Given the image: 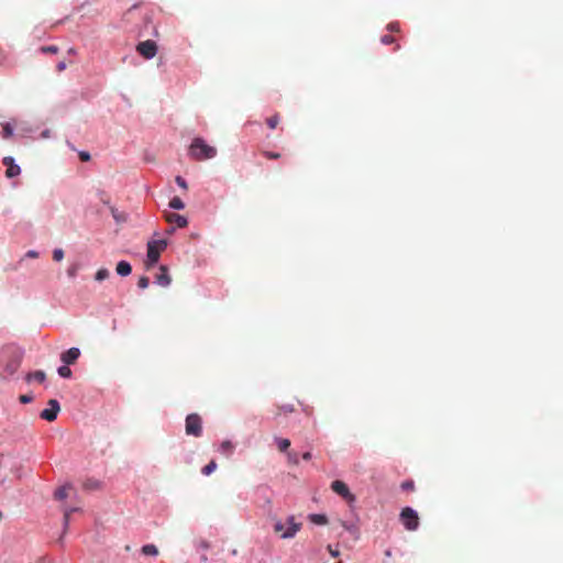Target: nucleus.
Segmentation results:
<instances>
[{"label":"nucleus","instance_id":"obj_1","mask_svg":"<svg viewBox=\"0 0 563 563\" xmlns=\"http://www.w3.org/2000/svg\"><path fill=\"white\" fill-rule=\"evenodd\" d=\"M218 151L205 142L201 137H195L189 146V155L196 161L213 158Z\"/></svg>","mask_w":563,"mask_h":563},{"label":"nucleus","instance_id":"obj_2","mask_svg":"<svg viewBox=\"0 0 563 563\" xmlns=\"http://www.w3.org/2000/svg\"><path fill=\"white\" fill-rule=\"evenodd\" d=\"M166 246L167 242L165 240H153L147 243V260L145 262L147 269L158 262L161 253Z\"/></svg>","mask_w":563,"mask_h":563},{"label":"nucleus","instance_id":"obj_3","mask_svg":"<svg viewBox=\"0 0 563 563\" xmlns=\"http://www.w3.org/2000/svg\"><path fill=\"white\" fill-rule=\"evenodd\" d=\"M400 522L408 531H416L419 527V516L411 507H405L399 515Z\"/></svg>","mask_w":563,"mask_h":563},{"label":"nucleus","instance_id":"obj_4","mask_svg":"<svg viewBox=\"0 0 563 563\" xmlns=\"http://www.w3.org/2000/svg\"><path fill=\"white\" fill-rule=\"evenodd\" d=\"M287 523H288V528L286 530H285V525L280 521H277L274 525V531L276 533L280 534V537L283 539L294 538L296 536V533L301 528V523L295 522V519L292 516L287 519Z\"/></svg>","mask_w":563,"mask_h":563},{"label":"nucleus","instance_id":"obj_5","mask_svg":"<svg viewBox=\"0 0 563 563\" xmlns=\"http://www.w3.org/2000/svg\"><path fill=\"white\" fill-rule=\"evenodd\" d=\"M186 434L196 438L202 434V419L198 413H190L186 417L185 423Z\"/></svg>","mask_w":563,"mask_h":563},{"label":"nucleus","instance_id":"obj_6","mask_svg":"<svg viewBox=\"0 0 563 563\" xmlns=\"http://www.w3.org/2000/svg\"><path fill=\"white\" fill-rule=\"evenodd\" d=\"M137 53L146 59L153 58L157 53V45L152 40L140 42L136 45Z\"/></svg>","mask_w":563,"mask_h":563},{"label":"nucleus","instance_id":"obj_7","mask_svg":"<svg viewBox=\"0 0 563 563\" xmlns=\"http://www.w3.org/2000/svg\"><path fill=\"white\" fill-rule=\"evenodd\" d=\"M60 410L59 402L56 399L48 400V408L41 411L40 417L46 421H54Z\"/></svg>","mask_w":563,"mask_h":563},{"label":"nucleus","instance_id":"obj_8","mask_svg":"<svg viewBox=\"0 0 563 563\" xmlns=\"http://www.w3.org/2000/svg\"><path fill=\"white\" fill-rule=\"evenodd\" d=\"M2 164L7 167L5 176L8 178H13L21 174V168L19 165H16L14 163L13 157H11V156L3 157Z\"/></svg>","mask_w":563,"mask_h":563},{"label":"nucleus","instance_id":"obj_9","mask_svg":"<svg viewBox=\"0 0 563 563\" xmlns=\"http://www.w3.org/2000/svg\"><path fill=\"white\" fill-rule=\"evenodd\" d=\"M164 218L168 223L175 224L177 228H185L188 224L187 219L178 213L165 212Z\"/></svg>","mask_w":563,"mask_h":563},{"label":"nucleus","instance_id":"obj_10","mask_svg":"<svg viewBox=\"0 0 563 563\" xmlns=\"http://www.w3.org/2000/svg\"><path fill=\"white\" fill-rule=\"evenodd\" d=\"M331 487H332L333 492H335L338 495L342 496L343 498L354 499L347 485L345 483H343L342 481L332 482Z\"/></svg>","mask_w":563,"mask_h":563},{"label":"nucleus","instance_id":"obj_11","mask_svg":"<svg viewBox=\"0 0 563 563\" xmlns=\"http://www.w3.org/2000/svg\"><path fill=\"white\" fill-rule=\"evenodd\" d=\"M80 356V351L77 347H70L66 352H64L60 356V360L66 365L74 364L78 357Z\"/></svg>","mask_w":563,"mask_h":563},{"label":"nucleus","instance_id":"obj_12","mask_svg":"<svg viewBox=\"0 0 563 563\" xmlns=\"http://www.w3.org/2000/svg\"><path fill=\"white\" fill-rule=\"evenodd\" d=\"M20 364H21V355L14 353L13 356L11 357V360L5 363L4 371L9 375H13L20 367Z\"/></svg>","mask_w":563,"mask_h":563},{"label":"nucleus","instance_id":"obj_13","mask_svg":"<svg viewBox=\"0 0 563 563\" xmlns=\"http://www.w3.org/2000/svg\"><path fill=\"white\" fill-rule=\"evenodd\" d=\"M155 279L156 283L162 287H167L170 284L172 278L168 275V269L166 266L162 265L159 267V272L156 275Z\"/></svg>","mask_w":563,"mask_h":563},{"label":"nucleus","instance_id":"obj_14","mask_svg":"<svg viewBox=\"0 0 563 563\" xmlns=\"http://www.w3.org/2000/svg\"><path fill=\"white\" fill-rule=\"evenodd\" d=\"M115 272H117L118 275L125 277V276H129L131 274L132 266L126 261H120L117 264Z\"/></svg>","mask_w":563,"mask_h":563},{"label":"nucleus","instance_id":"obj_15","mask_svg":"<svg viewBox=\"0 0 563 563\" xmlns=\"http://www.w3.org/2000/svg\"><path fill=\"white\" fill-rule=\"evenodd\" d=\"M46 378V375L43 371H35L33 373H30L26 377L29 382L36 380L38 383H43Z\"/></svg>","mask_w":563,"mask_h":563},{"label":"nucleus","instance_id":"obj_16","mask_svg":"<svg viewBox=\"0 0 563 563\" xmlns=\"http://www.w3.org/2000/svg\"><path fill=\"white\" fill-rule=\"evenodd\" d=\"M309 519L314 525L323 526L328 523V518L324 515L312 514L309 516Z\"/></svg>","mask_w":563,"mask_h":563},{"label":"nucleus","instance_id":"obj_17","mask_svg":"<svg viewBox=\"0 0 563 563\" xmlns=\"http://www.w3.org/2000/svg\"><path fill=\"white\" fill-rule=\"evenodd\" d=\"M142 553L145 555L156 556L158 554V549L154 544H145L142 547Z\"/></svg>","mask_w":563,"mask_h":563},{"label":"nucleus","instance_id":"obj_18","mask_svg":"<svg viewBox=\"0 0 563 563\" xmlns=\"http://www.w3.org/2000/svg\"><path fill=\"white\" fill-rule=\"evenodd\" d=\"M275 441L280 452H286L290 446V441L288 439L276 438Z\"/></svg>","mask_w":563,"mask_h":563},{"label":"nucleus","instance_id":"obj_19","mask_svg":"<svg viewBox=\"0 0 563 563\" xmlns=\"http://www.w3.org/2000/svg\"><path fill=\"white\" fill-rule=\"evenodd\" d=\"M169 207L175 210H183L185 208V203L183 202V200L179 197H174L169 201Z\"/></svg>","mask_w":563,"mask_h":563},{"label":"nucleus","instance_id":"obj_20","mask_svg":"<svg viewBox=\"0 0 563 563\" xmlns=\"http://www.w3.org/2000/svg\"><path fill=\"white\" fill-rule=\"evenodd\" d=\"M233 449H234V446L230 441H223L220 445L221 453H223L225 455L232 454Z\"/></svg>","mask_w":563,"mask_h":563},{"label":"nucleus","instance_id":"obj_21","mask_svg":"<svg viewBox=\"0 0 563 563\" xmlns=\"http://www.w3.org/2000/svg\"><path fill=\"white\" fill-rule=\"evenodd\" d=\"M67 495H68V487L67 486L59 487L54 493L55 498L59 499V500L65 499L67 497Z\"/></svg>","mask_w":563,"mask_h":563},{"label":"nucleus","instance_id":"obj_22","mask_svg":"<svg viewBox=\"0 0 563 563\" xmlns=\"http://www.w3.org/2000/svg\"><path fill=\"white\" fill-rule=\"evenodd\" d=\"M77 510H78V508H66L64 510V529L65 530L68 528L70 515Z\"/></svg>","mask_w":563,"mask_h":563},{"label":"nucleus","instance_id":"obj_23","mask_svg":"<svg viewBox=\"0 0 563 563\" xmlns=\"http://www.w3.org/2000/svg\"><path fill=\"white\" fill-rule=\"evenodd\" d=\"M109 271L107 268H100L97 271L95 278L98 282H102L109 277Z\"/></svg>","mask_w":563,"mask_h":563},{"label":"nucleus","instance_id":"obj_24","mask_svg":"<svg viewBox=\"0 0 563 563\" xmlns=\"http://www.w3.org/2000/svg\"><path fill=\"white\" fill-rule=\"evenodd\" d=\"M279 123V114H274L266 119V124L269 129H275Z\"/></svg>","mask_w":563,"mask_h":563},{"label":"nucleus","instance_id":"obj_25","mask_svg":"<svg viewBox=\"0 0 563 563\" xmlns=\"http://www.w3.org/2000/svg\"><path fill=\"white\" fill-rule=\"evenodd\" d=\"M59 48L56 45L41 46L40 52L44 54H57Z\"/></svg>","mask_w":563,"mask_h":563},{"label":"nucleus","instance_id":"obj_26","mask_svg":"<svg viewBox=\"0 0 563 563\" xmlns=\"http://www.w3.org/2000/svg\"><path fill=\"white\" fill-rule=\"evenodd\" d=\"M217 468V463L214 461H211L209 464H207L202 470L203 475H210L214 470Z\"/></svg>","mask_w":563,"mask_h":563},{"label":"nucleus","instance_id":"obj_27","mask_svg":"<svg viewBox=\"0 0 563 563\" xmlns=\"http://www.w3.org/2000/svg\"><path fill=\"white\" fill-rule=\"evenodd\" d=\"M58 374L64 378H68L71 376V371L68 366L65 365L58 368Z\"/></svg>","mask_w":563,"mask_h":563},{"label":"nucleus","instance_id":"obj_28","mask_svg":"<svg viewBox=\"0 0 563 563\" xmlns=\"http://www.w3.org/2000/svg\"><path fill=\"white\" fill-rule=\"evenodd\" d=\"M12 134H13V129H12V126H11L9 123L4 124V125H3V131H2V136H3L4 139H9V137H11V136H12Z\"/></svg>","mask_w":563,"mask_h":563},{"label":"nucleus","instance_id":"obj_29","mask_svg":"<svg viewBox=\"0 0 563 563\" xmlns=\"http://www.w3.org/2000/svg\"><path fill=\"white\" fill-rule=\"evenodd\" d=\"M64 258V251L62 249H55L53 251V260L60 262Z\"/></svg>","mask_w":563,"mask_h":563},{"label":"nucleus","instance_id":"obj_30","mask_svg":"<svg viewBox=\"0 0 563 563\" xmlns=\"http://www.w3.org/2000/svg\"><path fill=\"white\" fill-rule=\"evenodd\" d=\"M148 284H150V279L148 277L146 276H142L140 277L139 282H137V286L141 288V289H145L148 287Z\"/></svg>","mask_w":563,"mask_h":563},{"label":"nucleus","instance_id":"obj_31","mask_svg":"<svg viewBox=\"0 0 563 563\" xmlns=\"http://www.w3.org/2000/svg\"><path fill=\"white\" fill-rule=\"evenodd\" d=\"M262 154L264 157H266L268 159H277L280 157V154L276 153V152L264 151V152H262Z\"/></svg>","mask_w":563,"mask_h":563},{"label":"nucleus","instance_id":"obj_32","mask_svg":"<svg viewBox=\"0 0 563 563\" xmlns=\"http://www.w3.org/2000/svg\"><path fill=\"white\" fill-rule=\"evenodd\" d=\"M396 40L393 35L386 34L380 37V42L385 45L394 43Z\"/></svg>","mask_w":563,"mask_h":563},{"label":"nucleus","instance_id":"obj_33","mask_svg":"<svg viewBox=\"0 0 563 563\" xmlns=\"http://www.w3.org/2000/svg\"><path fill=\"white\" fill-rule=\"evenodd\" d=\"M176 184L181 187L184 190L188 189L187 181L181 176H176L175 178Z\"/></svg>","mask_w":563,"mask_h":563},{"label":"nucleus","instance_id":"obj_34","mask_svg":"<svg viewBox=\"0 0 563 563\" xmlns=\"http://www.w3.org/2000/svg\"><path fill=\"white\" fill-rule=\"evenodd\" d=\"M401 488L404 490H413L415 489V483L412 481H405L401 483Z\"/></svg>","mask_w":563,"mask_h":563},{"label":"nucleus","instance_id":"obj_35","mask_svg":"<svg viewBox=\"0 0 563 563\" xmlns=\"http://www.w3.org/2000/svg\"><path fill=\"white\" fill-rule=\"evenodd\" d=\"M288 461L292 464H298L299 463V460H298V454L295 453V452H288Z\"/></svg>","mask_w":563,"mask_h":563},{"label":"nucleus","instance_id":"obj_36","mask_svg":"<svg viewBox=\"0 0 563 563\" xmlns=\"http://www.w3.org/2000/svg\"><path fill=\"white\" fill-rule=\"evenodd\" d=\"M282 411H284V412H292L294 411V407L291 405L279 406L277 413H280Z\"/></svg>","mask_w":563,"mask_h":563},{"label":"nucleus","instance_id":"obj_37","mask_svg":"<svg viewBox=\"0 0 563 563\" xmlns=\"http://www.w3.org/2000/svg\"><path fill=\"white\" fill-rule=\"evenodd\" d=\"M85 488H97L99 487V483L98 482H92V481H87L85 484H84Z\"/></svg>","mask_w":563,"mask_h":563},{"label":"nucleus","instance_id":"obj_38","mask_svg":"<svg viewBox=\"0 0 563 563\" xmlns=\"http://www.w3.org/2000/svg\"><path fill=\"white\" fill-rule=\"evenodd\" d=\"M327 549L331 556L338 558L340 555V551L338 549H333L331 545H328Z\"/></svg>","mask_w":563,"mask_h":563},{"label":"nucleus","instance_id":"obj_39","mask_svg":"<svg viewBox=\"0 0 563 563\" xmlns=\"http://www.w3.org/2000/svg\"><path fill=\"white\" fill-rule=\"evenodd\" d=\"M78 267L76 265H73L68 268L67 274L69 277H75L77 274Z\"/></svg>","mask_w":563,"mask_h":563},{"label":"nucleus","instance_id":"obj_40","mask_svg":"<svg viewBox=\"0 0 563 563\" xmlns=\"http://www.w3.org/2000/svg\"><path fill=\"white\" fill-rule=\"evenodd\" d=\"M19 399L22 404H29L33 398L30 395H21Z\"/></svg>","mask_w":563,"mask_h":563},{"label":"nucleus","instance_id":"obj_41","mask_svg":"<svg viewBox=\"0 0 563 563\" xmlns=\"http://www.w3.org/2000/svg\"><path fill=\"white\" fill-rule=\"evenodd\" d=\"M79 158L82 162H88V161H90V154L88 152H80Z\"/></svg>","mask_w":563,"mask_h":563},{"label":"nucleus","instance_id":"obj_42","mask_svg":"<svg viewBox=\"0 0 563 563\" xmlns=\"http://www.w3.org/2000/svg\"><path fill=\"white\" fill-rule=\"evenodd\" d=\"M387 30H389L391 32H398L399 31V25H398V23H389L387 25Z\"/></svg>","mask_w":563,"mask_h":563},{"label":"nucleus","instance_id":"obj_43","mask_svg":"<svg viewBox=\"0 0 563 563\" xmlns=\"http://www.w3.org/2000/svg\"><path fill=\"white\" fill-rule=\"evenodd\" d=\"M66 67H67V64H66L64 60L59 62V63L56 65V69H57V71H59V73L64 71V70L66 69Z\"/></svg>","mask_w":563,"mask_h":563},{"label":"nucleus","instance_id":"obj_44","mask_svg":"<svg viewBox=\"0 0 563 563\" xmlns=\"http://www.w3.org/2000/svg\"><path fill=\"white\" fill-rule=\"evenodd\" d=\"M25 256L30 258H36L38 256V253L36 251L30 250L26 252Z\"/></svg>","mask_w":563,"mask_h":563},{"label":"nucleus","instance_id":"obj_45","mask_svg":"<svg viewBox=\"0 0 563 563\" xmlns=\"http://www.w3.org/2000/svg\"><path fill=\"white\" fill-rule=\"evenodd\" d=\"M302 459H303L305 461H309V460H311V453H310V452H306V453H303V454H302Z\"/></svg>","mask_w":563,"mask_h":563},{"label":"nucleus","instance_id":"obj_46","mask_svg":"<svg viewBox=\"0 0 563 563\" xmlns=\"http://www.w3.org/2000/svg\"><path fill=\"white\" fill-rule=\"evenodd\" d=\"M201 545H202L205 549H208V548H209V544H208L206 541H203V542L201 543Z\"/></svg>","mask_w":563,"mask_h":563},{"label":"nucleus","instance_id":"obj_47","mask_svg":"<svg viewBox=\"0 0 563 563\" xmlns=\"http://www.w3.org/2000/svg\"><path fill=\"white\" fill-rule=\"evenodd\" d=\"M134 8H136V5H133L131 9H129L124 15H128L130 12H132Z\"/></svg>","mask_w":563,"mask_h":563},{"label":"nucleus","instance_id":"obj_48","mask_svg":"<svg viewBox=\"0 0 563 563\" xmlns=\"http://www.w3.org/2000/svg\"><path fill=\"white\" fill-rule=\"evenodd\" d=\"M336 563H343V562H342V561H339V562H336Z\"/></svg>","mask_w":563,"mask_h":563}]
</instances>
